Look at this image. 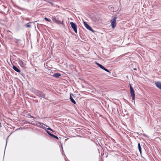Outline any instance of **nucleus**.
<instances>
[{
    "mask_svg": "<svg viewBox=\"0 0 161 161\" xmlns=\"http://www.w3.org/2000/svg\"><path fill=\"white\" fill-rule=\"evenodd\" d=\"M106 71L108 72H109V71L107 69L106 70Z\"/></svg>",
    "mask_w": 161,
    "mask_h": 161,
    "instance_id": "nucleus-23",
    "label": "nucleus"
},
{
    "mask_svg": "<svg viewBox=\"0 0 161 161\" xmlns=\"http://www.w3.org/2000/svg\"><path fill=\"white\" fill-rule=\"evenodd\" d=\"M138 147L140 153L141 154V153H142L141 147L140 143H138Z\"/></svg>",
    "mask_w": 161,
    "mask_h": 161,
    "instance_id": "nucleus-12",
    "label": "nucleus"
},
{
    "mask_svg": "<svg viewBox=\"0 0 161 161\" xmlns=\"http://www.w3.org/2000/svg\"><path fill=\"white\" fill-rule=\"evenodd\" d=\"M105 68L103 66L101 68V69H103V70H104V69H105Z\"/></svg>",
    "mask_w": 161,
    "mask_h": 161,
    "instance_id": "nucleus-22",
    "label": "nucleus"
},
{
    "mask_svg": "<svg viewBox=\"0 0 161 161\" xmlns=\"http://www.w3.org/2000/svg\"><path fill=\"white\" fill-rule=\"evenodd\" d=\"M17 40L18 41H19L20 40L19 39H18V40Z\"/></svg>",
    "mask_w": 161,
    "mask_h": 161,
    "instance_id": "nucleus-27",
    "label": "nucleus"
},
{
    "mask_svg": "<svg viewBox=\"0 0 161 161\" xmlns=\"http://www.w3.org/2000/svg\"><path fill=\"white\" fill-rule=\"evenodd\" d=\"M12 68L13 69L18 73H19L20 72V70L17 68L16 66L14 65H13Z\"/></svg>",
    "mask_w": 161,
    "mask_h": 161,
    "instance_id": "nucleus-7",
    "label": "nucleus"
},
{
    "mask_svg": "<svg viewBox=\"0 0 161 161\" xmlns=\"http://www.w3.org/2000/svg\"><path fill=\"white\" fill-rule=\"evenodd\" d=\"M1 126V123H0V126Z\"/></svg>",
    "mask_w": 161,
    "mask_h": 161,
    "instance_id": "nucleus-28",
    "label": "nucleus"
},
{
    "mask_svg": "<svg viewBox=\"0 0 161 161\" xmlns=\"http://www.w3.org/2000/svg\"><path fill=\"white\" fill-rule=\"evenodd\" d=\"M35 94L36 95L39 97H41L45 98V94L40 91L36 90L35 92Z\"/></svg>",
    "mask_w": 161,
    "mask_h": 161,
    "instance_id": "nucleus-1",
    "label": "nucleus"
},
{
    "mask_svg": "<svg viewBox=\"0 0 161 161\" xmlns=\"http://www.w3.org/2000/svg\"><path fill=\"white\" fill-rule=\"evenodd\" d=\"M19 64L20 65V66L21 67H24V65L23 64V63L22 61L19 62Z\"/></svg>",
    "mask_w": 161,
    "mask_h": 161,
    "instance_id": "nucleus-17",
    "label": "nucleus"
},
{
    "mask_svg": "<svg viewBox=\"0 0 161 161\" xmlns=\"http://www.w3.org/2000/svg\"><path fill=\"white\" fill-rule=\"evenodd\" d=\"M52 137H54V138H55L57 139H58V137H57V136H56L53 134L52 135Z\"/></svg>",
    "mask_w": 161,
    "mask_h": 161,
    "instance_id": "nucleus-18",
    "label": "nucleus"
},
{
    "mask_svg": "<svg viewBox=\"0 0 161 161\" xmlns=\"http://www.w3.org/2000/svg\"><path fill=\"white\" fill-rule=\"evenodd\" d=\"M56 23H57L58 24H61L62 25H63V21H60L59 20H57V22Z\"/></svg>",
    "mask_w": 161,
    "mask_h": 161,
    "instance_id": "nucleus-14",
    "label": "nucleus"
},
{
    "mask_svg": "<svg viewBox=\"0 0 161 161\" xmlns=\"http://www.w3.org/2000/svg\"><path fill=\"white\" fill-rule=\"evenodd\" d=\"M70 24L72 28L75 33H77V26L76 24L73 22H70Z\"/></svg>",
    "mask_w": 161,
    "mask_h": 161,
    "instance_id": "nucleus-4",
    "label": "nucleus"
},
{
    "mask_svg": "<svg viewBox=\"0 0 161 161\" xmlns=\"http://www.w3.org/2000/svg\"><path fill=\"white\" fill-rule=\"evenodd\" d=\"M107 69H106V68H105V69L104 70H105V71H106V70Z\"/></svg>",
    "mask_w": 161,
    "mask_h": 161,
    "instance_id": "nucleus-25",
    "label": "nucleus"
},
{
    "mask_svg": "<svg viewBox=\"0 0 161 161\" xmlns=\"http://www.w3.org/2000/svg\"><path fill=\"white\" fill-rule=\"evenodd\" d=\"M47 134L49 135L50 136H52V135H53V134H52L51 133L48 131L47 130Z\"/></svg>",
    "mask_w": 161,
    "mask_h": 161,
    "instance_id": "nucleus-19",
    "label": "nucleus"
},
{
    "mask_svg": "<svg viewBox=\"0 0 161 161\" xmlns=\"http://www.w3.org/2000/svg\"><path fill=\"white\" fill-rule=\"evenodd\" d=\"M117 18L116 16H114L111 20V27L113 29L116 26V20Z\"/></svg>",
    "mask_w": 161,
    "mask_h": 161,
    "instance_id": "nucleus-2",
    "label": "nucleus"
},
{
    "mask_svg": "<svg viewBox=\"0 0 161 161\" xmlns=\"http://www.w3.org/2000/svg\"><path fill=\"white\" fill-rule=\"evenodd\" d=\"M96 64L101 69L103 66L102 65L99 64L98 63H96Z\"/></svg>",
    "mask_w": 161,
    "mask_h": 161,
    "instance_id": "nucleus-15",
    "label": "nucleus"
},
{
    "mask_svg": "<svg viewBox=\"0 0 161 161\" xmlns=\"http://www.w3.org/2000/svg\"><path fill=\"white\" fill-rule=\"evenodd\" d=\"M47 129L48 130H50L52 131H53V130L52 129H51L50 128L48 127L47 128Z\"/></svg>",
    "mask_w": 161,
    "mask_h": 161,
    "instance_id": "nucleus-20",
    "label": "nucleus"
},
{
    "mask_svg": "<svg viewBox=\"0 0 161 161\" xmlns=\"http://www.w3.org/2000/svg\"><path fill=\"white\" fill-rule=\"evenodd\" d=\"M61 74L59 73H55L53 75V76L54 77L58 78L61 76Z\"/></svg>",
    "mask_w": 161,
    "mask_h": 161,
    "instance_id": "nucleus-10",
    "label": "nucleus"
},
{
    "mask_svg": "<svg viewBox=\"0 0 161 161\" xmlns=\"http://www.w3.org/2000/svg\"><path fill=\"white\" fill-rule=\"evenodd\" d=\"M32 22H30L29 23H27V24H26L25 25V26L26 27H27V28H30L31 26V25H30V23H31Z\"/></svg>",
    "mask_w": 161,
    "mask_h": 161,
    "instance_id": "nucleus-13",
    "label": "nucleus"
},
{
    "mask_svg": "<svg viewBox=\"0 0 161 161\" xmlns=\"http://www.w3.org/2000/svg\"><path fill=\"white\" fill-rule=\"evenodd\" d=\"M29 115H30V117H31V118H34V117H33V116H31V115H30V114H29Z\"/></svg>",
    "mask_w": 161,
    "mask_h": 161,
    "instance_id": "nucleus-24",
    "label": "nucleus"
},
{
    "mask_svg": "<svg viewBox=\"0 0 161 161\" xmlns=\"http://www.w3.org/2000/svg\"><path fill=\"white\" fill-rule=\"evenodd\" d=\"M83 24L84 25V26L85 27L89 30L92 31L94 32L93 30L91 27L88 25L87 23L85 21L83 22Z\"/></svg>",
    "mask_w": 161,
    "mask_h": 161,
    "instance_id": "nucleus-6",
    "label": "nucleus"
},
{
    "mask_svg": "<svg viewBox=\"0 0 161 161\" xmlns=\"http://www.w3.org/2000/svg\"><path fill=\"white\" fill-rule=\"evenodd\" d=\"M156 86L160 89L161 90V83L159 82H157L155 83Z\"/></svg>",
    "mask_w": 161,
    "mask_h": 161,
    "instance_id": "nucleus-9",
    "label": "nucleus"
},
{
    "mask_svg": "<svg viewBox=\"0 0 161 161\" xmlns=\"http://www.w3.org/2000/svg\"><path fill=\"white\" fill-rule=\"evenodd\" d=\"M44 19L46 20L47 21H48L49 22H51V20L50 19H48V18H46V17H45Z\"/></svg>",
    "mask_w": 161,
    "mask_h": 161,
    "instance_id": "nucleus-16",
    "label": "nucleus"
},
{
    "mask_svg": "<svg viewBox=\"0 0 161 161\" xmlns=\"http://www.w3.org/2000/svg\"><path fill=\"white\" fill-rule=\"evenodd\" d=\"M7 144V142L6 141V145Z\"/></svg>",
    "mask_w": 161,
    "mask_h": 161,
    "instance_id": "nucleus-29",
    "label": "nucleus"
},
{
    "mask_svg": "<svg viewBox=\"0 0 161 161\" xmlns=\"http://www.w3.org/2000/svg\"><path fill=\"white\" fill-rule=\"evenodd\" d=\"M7 32H10V31H7Z\"/></svg>",
    "mask_w": 161,
    "mask_h": 161,
    "instance_id": "nucleus-30",
    "label": "nucleus"
},
{
    "mask_svg": "<svg viewBox=\"0 0 161 161\" xmlns=\"http://www.w3.org/2000/svg\"><path fill=\"white\" fill-rule=\"evenodd\" d=\"M134 70H136V68H134Z\"/></svg>",
    "mask_w": 161,
    "mask_h": 161,
    "instance_id": "nucleus-26",
    "label": "nucleus"
},
{
    "mask_svg": "<svg viewBox=\"0 0 161 161\" xmlns=\"http://www.w3.org/2000/svg\"><path fill=\"white\" fill-rule=\"evenodd\" d=\"M71 95L73 96V94L71 93L70 95L69 99H70V100L71 101V102L73 103L74 104H75L76 103V102L75 101L74 99L73 98Z\"/></svg>",
    "mask_w": 161,
    "mask_h": 161,
    "instance_id": "nucleus-8",
    "label": "nucleus"
},
{
    "mask_svg": "<svg viewBox=\"0 0 161 161\" xmlns=\"http://www.w3.org/2000/svg\"><path fill=\"white\" fill-rule=\"evenodd\" d=\"M105 68L103 66L101 68V69H103V70H104V69H105Z\"/></svg>",
    "mask_w": 161,
    "mask_h": 161,
    "instance_id": "nucleus-21",
    "label": "nucleus"
},
{
    "mask_svg": "<svg viewBox=\"0 0 161 161\" xmlns=\"http://www.w3.org/2000/svg\"><path fill=\"white\" fill-rule=\"evenodd\" d=\"M130 92L131 94V97L132 99L134 100V102L135 99V91L130 84Z\"/></svg>",
    "mask_w": 161,
    "mask_h": 161,
    "instance_id": "nucleus-3",
    "label": "nucleus"
},
{
    "mask_svg": "<svg viewBox=\"0 0 161 161\" xmlns=\"http://www.w3.org/2000/svg\"><path fill=\"white\" fill-rule=\"evenodd\" d=\"M52 20L53 22L56 23L57 22L58 19H56L55 16H53L52 17Z\"/></svg>",
    "mask_w": 161,
    "mask_h": 161,
    "instance_id": "nucleus-11",
    "label": "nucleus"
},
{
    "mask_svg": "<svg viewBox=\"0 0 161 161\" xmlns=\"http://www.w3.org/2000/svg\"><path fill=\"white\" fill-rule=\"evenodd\" d=\"M36 125L38 127L42 128L44 129H46L45 126H46L47 127H48L46 125H45L44 124L41 123L39 122H38L36 123Z\"/></svg>",
    "mask_w": 161,
    "mask_h": 161,
    "instance_id": "nucleus-5",
    "label": "nucleus"
}]
</instances>
